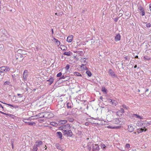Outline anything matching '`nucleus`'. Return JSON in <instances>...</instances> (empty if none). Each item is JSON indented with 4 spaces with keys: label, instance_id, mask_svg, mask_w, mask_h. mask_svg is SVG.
Returning <instances> with one entry per match:
<instances>
[{
    "label": "nucleus",
    "instance_id": "9d476101",
    "mask_svg": "<svg viewBox=\"0 0 151 151\" xmlns=\"http://www.w3.org/2000/svg\"><path fill=\"white\" fill-rule=\"evenodd\" d=\"M147 130V129H144L141 128L140 129H138L137 130V132L138 133H141L143 132H146Z\"/></svg>",
    "mask_w": 151,
    "mask_h": 151
},
{
    "label": "nucleus",
    "instance_id": "37998d69",
    "mask_svg": "<svg viewBox=\"0 0 151 151\" xmlns=\"http://www.w3.org/2000/svg\"><path fill=\"white\" fill-rule=\"evenodd\" d=\"M56 147L58 149H60L61 147L60 146V145L58 144H57L56 145Z\"/></svg>",
    "mask_w": 151,
    "mask_h": 151
},
{
    "label": "nucleus",
    "instance_id": "cd10ccee",
    "mask_svg": "<svg viewBox=\"0 0 151 151\" xmlns=\"http://www.w3.org/2000/svg\"><path fill=\"white\" fill-rule=\"evenodd\" d=\"M23 122L26 123L28 124L29 121H31V120L29 119H24L23 120Z\"/></svg>",
    "mask_w": 151,
    "mask_h": 151
},
{
    "label": "nucleus",
    "instance_id": "49530a36",
    "mask_svg": "<svg viewBox=\"0 0 151 151\" xmlns=\"http://www.w3.org/2000/svg\"><path fill=\"white\" fill-rule=\"evenodd\" d=\"M130 147V145L129 144H127L125 146V148L128 149Z\"/></svg>",
    "mask_w": 151,
    "mask_h": 151
},
{
    "label": "nucleus",
    "instance_id": "6e6552de",
    "mask_svg": "<svg viewBox=\"0 0 151 151\" xmlns=\"http://www.w3.org/2000/svg\"><path fill=\"white\" fill-rule=\"evenodd\" d=\"M108 101L109 102L111 103V104L114 106L116 105V101L114 100H112L111 99H108Z\"/></svg>",
    "mask_w": 151,
    "mask_h": 151
},
{
    "label": "nucleus",
    "instance_id": "680f3d73",
    "mask_svg": "<svg viewBox=\"0 0 151 151\" xmlns=\"http://www.w3.org/2000/svg\"><path fill=\"white\" fill-rule=\"evenodd\" d=\"M119 112H119V111H116V114L117 115H118V114L119 113Z\"/></svg>",
    "mask_w": 151,
    "mask_h": 151
},
{
    "label": "nucleus",
    "instance_id": "c85d7f7f",
    "mask_svg": "<svg viewBox=\"0 0 151 151\" xmlns=\"http://www.w3.org/2000/svg\"><path fill=\"white\" fill-rule=\"evenodd\" d=\"M144 59L147 60H151V57H149L147 56H145L144 57Z\"/></svg>",
    "mask_w": 151,
    "mask_h": 151
},
{
    "label": "nucleus",
    "instance_id": "6e6d98bb",
    "mask_svg": "<svg viewBox=\"0 0 151 151\" xmlns=\"http://www.w3.org/2000/svg\"><path fill=\"white\" fill-rule=\"evenodd\" d=\"M1 108L3 109H4V107L2 106L1 104H0V108Z\"/></svg>",
    "mask_w": 151,
    "mask_h": 151
},
{
    "label": "nucleus",
    "instance_id": "58836bf2",
    "mask_svg": "<svg viewBox=\"0 0 151 151\" xmlns=\"http://www.w3.org/2000/svg\"><path fill=\"white\" fill-rule=\"evenodd\" d=\"M56 43V45L58 46L60 45V42L58 41V40L55 41Z\"/></svg>",
    "mask_w": 151,
    "mask_h": 151
},
{
    "label": "nucleus",
    "instance_id": "6ab92c4d",
    "mask_svg": "<svg viewBox=\"0 0 151 151\" xmlns=\"http://www.w3.org/2000/svg\"><path fill=\"white\" fill-rule=\"evenodd\" d=\"M47 81L50 82L49 85H51L54 81V78L53 77H51L49 80H47Z\"/></svg>",
    "mask_w": 151,
    "mask_h": 151
},
{
    "label": "nucleus",
    "instance_id": "9b49d317",
    "mask_svg": "<svg viewBox=\"0 0 151 151\" xmlns=\"http://www.w3.org/2000/svg\"><path fill=\"white\" fill-rule=\"evenodd\" d=\"M73 36L72 35H71L68 36L67 38V41L69 42H71L73 40Z\"/></svg>",
    "mask_w": 151,
    "mask_h": 151
},
{
    "label": "nucleus",
    "instance_id": "2eb2a0df",
    "mask_svg": "<svg viewBox=\"0 0 151 151\" xmlns=\"http://www.w3.org/2000/svg\"><path fill=\"white\" fill-rule=\"evenodd\" d=\"M73 53L70 51L68 52H65L63 53L64 55H66L67 56H71L72 55Z\"/></svg>",
    "mask_w": 151,
    "mask_h": 151
},
{
    "label": "nucleus",
    "instance_id": "f8f14e48",
    "mask_svg": "<svg viewBox=\"0 0 151 151\" xmlns=\"http://www.w3.org/2000/svg\"><path fill=\"white\" fill-rule=\"evenodd\" d=\"M0 112L1 113V114H3L7 115L8 116H9L10 117H11V118H13V119H14V117H15V116L14 115H13L12 114H6V113L3 112H1V111H0Z\"/></svg>",
    "mask_w": 151,
    "mask_h": 151
},
{
    "label": "nucleus",
    "instance_id": "13d9d810",
    "mask_svg": "<svg viewBox=\"0 0 151 151\" xmlns=\"http://www.w3.org/2000/svg\"><path fill=\"white\" fill-rule=\"evenodd\" d=\"M150 9V10L151 11V4H150L149 5Z\"/></svg>",
    "mask_w": 151,
    "mask_h": 151
},
{
    "label": "nucleus",
    "instance_id": "72a5a7b5",
    "mask_svg": "<svg viewBox=\"0 0 151 151\" xmlns=\"http://www.w3.org/2000/svg\"><path fill=\"white\" fill-rule=\"evenodd\" d=\"M102 91L106 93L107 89L104 87H102L101 88Z\"/></svg>",
    "mask_w": 151,
    "mask_h": 151
},
{
    "label": "nucleus",
    "instance_id": "b1692460",
    "mask_svg": "<svg viewBox=\"0 0 151 151\" xmlns=\"http://www.w3.org/2000/svg\"><path fill=\"white\" fill-rule=\"evenodd\" d=\"M50 124L51 125L53 126L57 127L58 126L59 123H58L54 122H50Z\"/></svg>",
    "mask_w": 151,
    "mask_h": 151
},
{
    "label": "nucleus",
    "instance_id": "a18cd8bd",
    "mask_svg": "<svg viewBox=\"0 0 151 151\" xmlns=\"http://www.w3.org/2000/svg\"><path fill=\"white\" fill-rule=\"evenodd\" d=\"M62 74L60 72L57 74V77H61L62 76Z\"/></svg>",
    "mask_w": 151,
    "mask_h": 151
},
{
    "label": "nucleus",
    "instance_id": "4468645a",
    "mask_svg": "<svg viewBox=\"0 0 151 151\" xmlns=\"http://www.w3.org/2000/svg\"><path fill=\"white\" fill-rule=\"evenodd\" d=\"M17 52L18 54H20L22 55H25L26 54L25 53V52L24 50L21 49L18 50Z\"/></svg>",
    "mask_w": 151,
    "mask_h": 151
},
{
    "label": "nucleus",
    "instance_id": "423d86ee",
    "mask_svg": "<svg viewBox=\"0 0 151 151\" xmlns=\"http://www.w3.org/2000/svg\"><path fill=\"white\" fill-rule=\"evenodd\" d=\"M138 10L139 12H141V15L142 16H144L145 14V12L144 9L141 6H139L138 7Z\"/></svg>",
    "mask_w": 151,
    "mask_h": 151
},
{
    "label": "nucleus",
    "instance_id": "f704fd0d",
    "mask_svg": "<svg viewBox=\"0 0 151 151\" xmlns=\"http://www.w3.org/2000/svg\"><path fill=\"white\" fill-rule=\"evenodd\" d=\"M10 82L9 81H6L4 83V85L6 86L9 84Z\"/></svg>",
    "mask_w": 151,
    "mask_h": 151
},
{
    "label": "nucleus",
    "instance_id": "412c9836",
    "mask_svg": "<svg viewBox=\"0 0 151 151\" xmlns=\"http://www.w3.org/2000/svg\"><path fill=\"white\" fill-rule=\"evenodd\" d=\"M67 135L69 137H72L73 135V133L71 130H68Z\"/></svg>",
    "mask_w": 151,
    "mask_h": 151
},
{
    "label": "nucleus",
    "instance_id": "393cba45",
    "mask_svg": "<svg viewBox=\"0 0 151 151\" xmlns=\"http://www.w3.org/2000/svg\"><path fill=\"white\" fill-rule=\"evenodd\" d=\"M142 124L143 125V127L144 128H145L146 126H147L150 125V124L147 122H146V123H142Z\"/></svg>",
    "mask_w": 151,
    "mask_h": 151
},
{
    "label": "nucleus",
    "instance_id": "ddd939ff",
    "mask_svg": "<svg viewBox=\"0 0 151 151\" xmlns=\"http://www.w3.org/2000/svg\"><path fill=\"white\" fill-rule=\"evenodd\" d=\"M121 36L120 35L118 34H117L115 37V40L116 41H119L120 40Z\"/></svg>",
    "mask_w": 151,
    "mask_h": 151
},
{
    "label": "nucleus",
    "instance_id": "a878e982",
    "mask_svg": "<svg viewBox=\"0 0 151 151\" xmlns=\"http://www.w3.org/2000/svg\"><path fill=\"white\" fill-rule=\"evenodd\" d=\"M38 148L37 145H34L33 147L32 150L33 151H37Z\"/></svg>",
    "mask_w": 151,
    "mask_h": 151
},
{
    "label": "nucleus",
    "instance_id": "ea45409f",
    "mask_svg": "<svg viewBox=\"0 0 151 151\" xmlns=\"http://www.w3.org/2000/svg\"><path fill=\"white\" fill-rule=\"evenodd\" d=\"M36 115L35 116H31L30 117V119H37V118H40V117H39L38 116L37 117H35L36 116Z\"/></svg>",
    "mask_w": 151,
    "mask_h": 151
},
{
    "label": "nucleus",
    "instance_id": "f03ea898",
    "mask_svg": "<svg viewBox=\"0 0 151 151\" xmlns=\"http://www.w3.org/2000/svg\"><path fill=\"white\" fill-rule=\"evenodd\" d=\"M15 57L16 61L17 63H20L23 59V55L20 54H16Z\"/></svg>",
    "mask_w": 151,
    "mask_h": 151
},
{
    "label": "nucleus",
    "instance_id": "39448f33",
    "mask_svg": "<svg viewBox=\"0 0 151 151\" xmlns=\"http://www.w3.org/2000/svg\"><path fill=\"white\" fill-rule=\"evenodd\" d=\"M108 72L112 78H114L116 77L114 72L111 69H109Z\"/></svg>",
    "mask_w": 151,
    "mask_h": 151
},
{
    "label": "nucleus",
    "instance_id": "0e129e2a",
    "mask_svg": "<svg viewBox=\"0 0 151 151\" xmlns=\"http://www.w3.org/2000/svg\"><path fill=\"white\" fill-rule=\"evenodd\" d=\"M123 107L124 108H126V106L125 105H123Z\"/></svg>",
    "mask_w": 151,
    "mask_h": 151
},
{
    "label": "nucleus",
    "instance_id": "e2e57ef3",
    "mask_svg": "<svg viewBox=\"0 0 151 151\" xmlns=\"http://www.w3.org/2000/svg\"><path fill=\"white\" fill-rule=\"evenodd\" d=\"M148 90H149L148 89V88H147V89L146 90H145V92H147L148 91Z\"/></svg>",
    "mask_w": 151,
    "mask_h": 151
},
{
    "label": "nucleus",
    "instance_id": "4c0bfd02",
    "mask_svg": "<svg viewBox=\"0 0 151 151\" xmlns=\"http://www.w3.org/2000/svg\"><path fill=\"white\" fill-rule=\"evenodd\" d=\"M67 108H71V106L70 104L69 103H67Z\"/></svg>",
    "mask_w": 151,
    "mask_h": 151
},
{
    "label": "nucleus",
    "instance_id": "e433bc0d",
    "mask_svg": "<svg viewBox=\"0 0 151 151\" xmlns=\"http://www.w3.org/2000/svg\"><path fill=\"white\" fill-rule=\"evenodd\" d=\"M74 73L77 76H82L81 74L78 72H75Z\"/></svg>",
    "mask_w": 151,
    "mask_h": 151
},
{
    "label": "nucleus",
    "instance_id": "09e8293b",
    "mask_svg": "<svg viewBox=\"0 0 151 151\" xmlns=\"http://www.w3.org/2000/svg\"><path fill=\"white\" fill-rule=\"evenodd\" d=\"M151 26V24L150 23H147L146 24V26L147 27H150Z\"/></svg>",
    "mask_w": 151,
    "mask_h": 151
},
{
    "label": "nucleus",
    "instance_id": "3c124183",
    "mask_svg": "<svg viewBox=\"0 0 151 151\" xmlns=\"http://www.w3.org/2000/svg\"><path fill=\"white\" fill-rule=\"evenodd\" d=\"M85 59V58H83V59H81V62H82V63H85L86 62V61L85 60H84V59Z\"/></svg>",
    "mask_w": 151,
    "mask_h": 151
},
{
    "label": "nucleus",
    "instance_id": "7c9ffc66",
    "mask_svg": "<svg viewBox=\"0 0 151 151\" xmlns=\"http://www.w3.org/2000/svg\"><path fill=\"white\" fill-rule=\"evenodd\" d=\"M133 115L134 116H136V118H137L139 119H142V117L140 116L139 115H138L137 114H134Z\"/></svg>",
    "mask_w": 151,
    "mask_h": 151
},
{
    "label": "nucleus",
    "instance_id": "5701e85b",
    "mask_svg": "<svg viewBox=\"0 0 151 151\" xmlns=\"http://www.w3.org/2000/svg\"><path fill=\"white\" fill-rule=\"evenodd\" d=\"M67 122V121L66 120H60V121L59 122L58 121V123H59V125H60V124H64L66 123Z\"/></svg>",
    "mask_w": 151,
    "mask_h": 151
},
{
    "label": "nucleus",
    "instance_id": "7ed1b4c3",
    "mask_svg": "<svg viewBox=\"0 0 151 151\" xmlns=\"http://www.w3.org/2000/svg\"><path fill=\"white\" fill-rule=\"evenodd\" d=\"M10 69L7 66H2L0 67V73H4L9 71Z\"/></svg>",
    "mask_w": 151,
    "mask_h": 151
},
{
    "label": "nucleus",
    "instance_id": "2f4dec72",
    "mask_svg": "<svg viewBox=\"0 0 151 151\" xmlns=\"http://www.w3.org/2000/svg\"><path fill=\"white\" fill-rule=\"evenodd\" d=\"M1 32L4 35H6V34L7 33V32L5 29H2L1 31Z\"/></svg>",
    "mask_w": 151,
    "mask_h": 151
},
{
    "label": "nucleus",
    "instance_id": "bf43d9fd",
    "mask_svg": "<svg viewBox=\"0 0 151 151\" xmlns=\"http://www.w3.org/2000/svg\"><path fill=\"white\" fill-rule=\"evenodd\" d=\"M51 32H52V34H53V33H54L53 29H51Z\"/></svg>",
    "mask_w": 151,
    "mask_h": 151
},
{
    "label": "nucleus",
    "instance_id": "de8ad7c7",
    "mask_svg": "<svg viewBox=\"0 0 151 151\" xmlns=\"http://www.w3.org/2000/svg\"><path fill=\"white\" fill-rule=\"evenodd\" d=\"M64 127H63V125H62V126L59 127V129L60 130H62L63 131V130H64Z\"/></svg>",
    "mask_w": 151,
    "mask_h": 151
},
{
    "label": "nucleus",
    "instance_id": "1a4fd4ad",
    "mask_svg": "<svg viewBox=\"0 0 151 151\" xmlns=\"http://www.w3.org/2000/svg\"><path fill=\"white\" fill-rule=\"evenodd\" d=\"M28 71L27 70H25L23 73V77L24 79L26 80L27 79V76Z\"/></svg>",
    "mask_w": 151,
    "mask_h": 151
},
{
    "label": "nucleus",
    "instance_id": "052dcab7",
    "mask_svg": "<svg viewBox=\"0 0 151 151\" xmlns=\"http://www.w3.org/2000/svg\"><path fill=\"white\" fill-rule=\"evenodd\" d=\"M84 65H84V64H82V65L81 66V68L83 67V66H84Z\"/></svg>",
    "mask_w": 151,
    "mask_h": 151
},
{
    "label": "nucleus",
    "instance_id": "f3484780",
    "mask_svg": "<svg viewBox=\"0 0 151 151\" xmlns=\"http://www.w3.org/2000/svg\"><path fill=\"white\" fill-rule=\"evenodd\" d=\"M0 102H1L3 104H6V105H7L9 106H11V107H13L14 108H18L19 107V106H17V105H13L11 104H6V103H3L1 101H0Z\"/></svg>",
    "mask_w": 151,
    "mask_h": 151
},
{
    "label": "nucleus",
    "instance_id": "a211bd4d",
    "mask_svg": "<svg viewBox=\"0 0 151 151\" xmlns=\"http://www.w3.org/2000/svg\"><path fill=\"white\" fill-rule=\"evenodd\" d=\"M42 142L41 141H37L35 142V145H37V147H39L40 145H42Z\"/></svg>",
    "mask_w": 151,
    "mask_h": 151
},
{
    "label": "nucleus",
    "instance_id": "0eeeda50",
    "mask_svg": "<svg viewBox=\"0 0 151 151\" xmlns=\"http://www.w3.org/2000/svg\"><path fill=\"white\" fill-rule=\"evenodd\" d=\"M92 147V151H99V147L97 145H94Z\"/></svg>",
    "mask_w": 151,
    "mask_h": 151
},
{
    "label": "nucleus",
    "instance_id": "5fc2aeb1",
    "mask_svg": "<svg viewBox=\"0 0 151 151\" xmlns=\"http://www.w3.org/2000/svg\"><path fill=\"white\" fill-rule=\"evenodd\" d=\"M124 58L125 60H128V61L129 60V58L128 59V58L127 57H125Z\"/></svg>",
    "mask_w": 151,
    "mask_h": 151
},
{
    "label": "nucleus",
    "instance_id": "69168bd1",
    "mask_svg": "<svg viewBox=\"0 0 151 151\" xmlns=\"http://www.w3.org/2000/svg\"><path fill=\"white\" fill-rule=\"evenodd\" d=\"M138 58V56H137V55H136L135 57V58Z\"/></svg>",
    "mask_w": 151,
    "mask_h": 151
},
{
    "label": "nucleus",
    "instance_id": "4be33fe9",
    "mask_svg": "<svg viewBox=\"0 0 151 151\" xmlns=\"http://www.w3.org/2000/svg\"><path fill=\"white\" fill-rule=\"evenodd\" d=\"M63 127H64V129H69L70 127V124H69L63 125Z\"/></svg>",
    "mask_w": 151,
    "mask_h": 151
},
{
    "label": "nucleus",
    "instance_id": "20e7f679",
    "mask_svg": "<svg viewBox=\"0 0 151 151\" xmlns=\"http://www.w3.org/2000/svg\"><path fill=\"white\" fill-rule=\"evenodd\" d=\"M93 142L92 141H91L89 142H88L87 145V147L88 150L89 151H90L91 150V147L92 146H93V145H94L93 144Z\"/></svg>",
    "mask_w": 151,
    "mask_h": 151
},
{
    "label": "nucleus",
    "instance_id": "473e14b6",
    "mask_svg": "<svg viewBox=\"0 0 151 151\" xmlns=\"http://www.w3.org/2000/svg\"><path fill=\"white\" fill-rule=\"evenodd\" d=\"M68 130L66 129L63 130V131H62V132L63 133V135H65L67 134Z\"/></svg>",
    "mask_w": 151,
    "mask_h": 151
},
{
    "label": "nucleus",
    "instance_id": "79ce46f5",
    "mask_svg": "<svg viewBox=\"0 0 151 151\" xmlns=\"http://www.w3.org/2000/svg\"><path fill=\"white\" fill-rule=\"evenodd\" d=\"M28 124L29 125L32 126L34 124H35V123L34 122H29Z\"/></svg>",
    "mask_w": 151,
    "mask_h": 151
},
{
    "label": "nucleus",
    "instance_id": "a19ab883",
    "mask_svg": "<svg viewBox=\"0 0 151 151\" xmlns=\"http://www.w3.org/2000/svg\"><path fill=\"white\" fill-rule=\"evenodd\" d=\"M70 68V65H67L65 67V69L66 70H68Z\"/></svg>",
    "mask_w": 151,
    "mask_h": 151
},
{
    "label": "nucleus",
    "instance_id": "c756f323",
    "mask_svg": "<svg viewBox=\"0 0 151 151\" xmlns=\"http://www.w3.org/2000/svg\"><path fill=\"white\" fill-rule=\"evenodd\" d=\"M86 73L89 77H90L91 76V73L89 70H87L86 72Z\"/></svg>",
    "mask_w": 151,
    "mask_h": 151
},
{
    "label": "nucleus",
    "instance_id": "774afa93",
    "mask_svg": "<svg viewBox=\"0 0 151 151\" xmlns=\"http://www.w3.org/2000/svg\"><path fill=\"white\" fill-rule=\"evenodd\" d=\"M53 39H54V40H55V41H56L57 40V39H56L55 38V37H54V38H53Z\"/></svg>",
    "mask_w": 151,
    "mask_h": 151
},
{
    "label": "nucleus",
    "instance_id": "dca6fc26",
    "mask_svg": "<svg viewBox=\"0 0 151 151\" xmlns=\"http://www.w3.org/2000/svg\"><path fill=\"white\" fill-rule=\"evenodd\" d=\"M128 131L130 132H132L134 130V128L131 125H129L128 126Z\"/></svg>",
    "mask_w": 151,
    "mask_h": 151
},
{
    "label": "nucleus",
    "instance_id": "338daca9",
    "mask_svg": "<svg viewBox=\"0 0 151 151\" xmlns=\"http://www.w3.org/2000/svg\"><path fill=\"white\" fill-rule=\"evenodd\" d=\"M137 65H135L134 67V68H137Z\"/></svg>",
    "mask_w": 151,
    "mask_h": 151
},
{
    "label": "nucleus",
    "instance_id": "bb28decb",
    "mask_svg": "<svg viewBox=\"0 0 151 151\" xmlns=\"http://www.w3.org/2000/svg\"><path fill=\"white\" fill-rule=\"evenodd\" d=\"M60 48L62 50H66L67 47L66 46L64 45H60Z\"/></svg>",
    "mask_w": 151,
    "mask_h": 151
},
{
    "label": "nucleus",
    "instance_id": "864d4df0",
    "mask_svg": "<svg viewBox=\"0 0 151 151\" xmlns=\"http://www.w3.org/2000/svg\"><path fill=\"white\" fill-rule=\"evenodd\" d=\"M119 17L115 18L114 19V21L115 22H116L117 21L118 19H119Z\"/></svg>",
    "mask_w": 151,
    "mask_h": 151
},
{
    "label": "nucleus",
    "instance_id": "c03bdc74",
    "mask_svg": "<svg viewBox=\"0 0 151 151\" xmlns=\"http://www.w3.org/2000/svg\"><path fill=\"white\" fill-rule=\"evenodd\" d=\"M106 123V122H105V121H102V120H101V122L100 123V124H106L105 123Z\"/></svg>",
    "mask_w": 151,
    "mask_h": 151
},
{
    "label": "nucleus",
    "instance_id": "c9c22d12",
    "mask_svg": "<svg viewBox=\"0 0 151 151\" xmlns=\"http://www.w3.org/2000/svg\"><path fill=\"white\" fill-rule=\"evenodd\" d=\"M70 77L69 76H65V78L64 79V81H67L68 80H69V79H70Z\"/></svg>",
    "mask_w": 151,
    "mask_h": 151
},
{
    "label": "nucleus",
    "instance_id": "8fccbe9b",
    "mask_svg": "<svg viewBox=\"0 0 151 151\" xmlns=\"http://www.w3.org/2000/svg\"><path fill=\"white\" fill-rule=\"evenodd\" d=\"M119 111V112L120 111L122 113H123L124 112V110L122 108L120 109V110Z\"/></svg>",
    "mask_w": 151,
    "mask_h": 151
},
{
    "label": "nucleus",
    "instance_id": "aec40b11",
    "mask_svg": "<svg viewBox=\"0 0 151 151\" xmlns=\"http://www.w3.org/2000/svg\"><path fill=\"white\" fill-rule=\"evenodd\" d=\"M56 134H57L58 136V138L60 139H62V134L61 132H57L56 133Z\"/></svg>",
    "mask_w": 151,
    "mask_h": 151
},
{
    "label": "nucleus",
    "instance_id": "603ef678",
    "mask_svg": "<svg viewBox=\"0 0 151 151\" xmlns=\"http://www.w3.org/2000/svg\"><path fill=\"white\" fill-rule=\"evenodd\" d=\"M65 77L64 75H62L61 77L60 78V79H64Z\"/></svg>",
    "mask_w": 151,
    "mask_h": 151
},
{
    "label": "nucleus",
    "instance_id": "f257e3e1",
    "mask_svg": "<svg viewBox=\"0 0 151 151\" xmlns=\"http://www.w3.org/2000/svg\"><path fill=\"white\" fill-rule=\"evenodd\" d=\"M36 116H38L40 118H45L49 119L54 116L53 114L52 113L48 112H44L36 115Z\"/></svg>",
    "mask_w": 151,
    "mask_h": 151
},
{
    "label": "nucleus",
    "instance_id": "4d7b16f0",
    "mask_svg": "<svg viewBox=\"0 0 151 151\" xmlns=\"http://www.w3.org/2000/svg\"><path fill=\"white\" fill-rule=\"evenodd\" d=\"M119 15L120 17H121L122 16L123 14L122 13H120Z\"/></svg>",
    "mask_w": 151,
    "mask_h": 151
}]
</instances>
